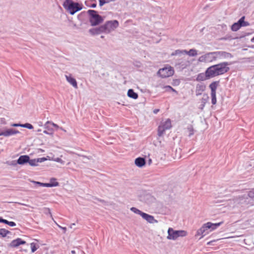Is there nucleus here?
<instances>
[{
  "label": "nucleus",
  "instance_id": "1",
  "mask_svg": "<svg viewBox=\"0 0 254 254\" xmlns=\"http://www.w3.org/2000/svg\"><path fill=\"white\" fill-rule=\"evenodd\" d=\"M230 54L223 51L209 52L199 57L198 61L200 63H211L217 59L231 57Z\"/></svg>",
  "mask_w": 254,
  "mask_h": 254
},
{
  "label": "nucleus",
  "instance_id": "2",
  "mask_svg": "<svg viewBox=\"0 0 254 254\" xmlns=\"http://www.w3.org/2000/svg\"><path fill=\"white\" fill-rule=\"evenodd\" d=\"M227 65V63H222L209 67L206 69L207 76L212 78L227 72L229 69Z\"/></svg>",
  "mask_w": 254,
  "mask_h": 254
},
{
  "label": "nucleus",
  "instance_id": "3",
  "mask_svg": "<svg viewBox=\"0 0 254 254\" xmlns=\"http://www.w3.org/2000/svg\"><path fill=\"white\" fill-rule=\"evenodd\" d=\"M63 6L71 15L82 9V6L78 3L74 2L71 0H65L63 3Z\"/></svg>",
  "mask_w": 254,
  "mask_h": 254
},
{
  "label": "nucleus",
  "instance_id": "4",
  "mask_svg": "<svg viewBox=\"0 0 254 254\" xmlns=\"http://www.w3.org/2000/svg\"><path fill=\"white\" fill-rule=\"evenodd\" d=\"M174 70L170 65H167L160 68L157 72V75L162 78H167L173 75Z\"/></svg>",
  "mask_w": 254,
  "mask_h": 254
},
{
  "label": "nucleus",
  "instance_id": "5",
  "mask_svg": "<svg viewBox=\"0 0 254 254\" xmlns=\"http://www.w3.org/2000/svg\"><path fill=\"white\" fill-rule=\"evenodd\" d=\"M172 123L170 119H168L164 122H162L158 127L157 134L159 136L163 135L165 131L171 128Z\"/></svg>",
  "mask_w": 254,
  "mask_h": 254
},
{
  "label": "nucleus",
  "instance_id": "6",
  "mask_svg": "<svg viewBox=\"0 0 254 254\" xmlns=\"http://www.w3.org/2000/svg\"><path fill=\"white\" fill-rule=\"evenodd\" d=\"M88 13L90 15V22L92 26H96L102 22L103 19L97 14V12L94 10H89Z\"/></svg>",
  "mask_w": 254,
  "mask_h": 254
},
{
  "label": "nucleus",
  "instance_id": "7",
  "mask_svg": "<svg viewBox=\"0 0 254 254\" xmlns=\"http://www.w3.org/2000/svg\"><path fill=\"white\" fill-rule=\"evenodd\" d=\"M168 233L167 238L170 240H176L179 237H185L187 235V232L186 231H175L172 228L168 229Z\"/></svg>",
  "mask_w": 254,
  "mask_h": 254
},
{
  "label": "nucleus",
  "instance_id": "8",
  "mask_svg": "<svg viewBox=\"0 0 254 254\" xmlns=\"http://www.w3.org/2000/svg\"><path fill=\"white\" fill-rule=\"evenodd\" d=\"M104 28V32H110L114 30L119 26V22L117 20L108 21L106 23L102 25Z\"/></svg>",
  "mask_w": 254,
  "mask_h": 254
},
{
  "label": "nucleus",
  "instance_id": "9",
  "mask_svg": "<svg viewBox=\"0 0 254 254\" xmlns=\"http://www.w3.org/2000/svg\"><path fill=\"white\" fill-rule=\"evenodd\" d=\"M208 99L209 97L208 95L207 94H204L202 98L199 100V103L200 104L198 106V108L201 110H202L208 102Z\"/></svg>",
  "mask_w": 254,
  "mask_h": 254
},
{
  "label": "nucleus",
  "instance_id": "10",
  "mask_svg": "<svg viewBox=\"0 0 254 254\" xmlns=\"http://www.w3.org/2000/svg\"><path fill=\"white\" fill-rule=\"evenodd\" d=\"M25 244L26 242L25 241L22 240L20 238H17L12 241L9 244V247L11 248H15L21 245H24Z\"/></svg>",
  "mask_w": 254,
  "mask_h": 254
},
{
  "label": "nucleus",
  "instance_id": "11",
  "mask_svg": "<svg viewBox=\"0 0 254 254\" xmlns=\"http://www.w3.org/2000/svg\"><path fill=\"white\" fill-rule=\"evenodd\" d=\"M51 126V122L47 121L45 125V130L44 131V133L47 134L53 135L54 130Z\"/></svg>",
  "mask_w": 254,
  "mask_h": 254
},
{
  "label": "nucleus",
  "instance_id": "12",
  "mask_svg": "<svg viewBox=\"0 0 254 254\" xmlns=\"http://www.w3.org/2000/svg\"><path fill=\"white\" fill-rule=\"evenodd\" d=\"M206 226L204 224L199 229L196 233V235L201 236V237L202 238L209 233V230L207 228H205Z\"/></svg>",
  "mask_w": 254,
  "mask_h": 254
},
{
  "label": "nucleus",
  "instance_id": "13",
  "mask_svg": "<svg viewBox=\"0 0 254 254\" xmlns=\"http://www.w3.org/2000/svg\"><path fill=\"white\" fill-rule=\"evenodd\" d=\"M19 131L17 130L10 128L4 131L1 132V134H2L3 136H8L12 135H14L17 133H19Z\"/></svg>",
  "mask_w": 254,
  "mask_h": 254
},
{
  "label": "nucleus",
  "instance_id": "14",
  "mask_svg": "<svg viewBox=\"0 0 254 254\" xmlns=\"http://www.w3.org/2000/svg\"><path fill=\"white\" fill-rule=\"evenodd\" d=\"M222 222H219L217 223H212L211 222H207L205 223V225L206 227L205 228H207L210 231H212L217 228L218 226H219Z\"/></svg>",
  "mask_w": 254,
  "mask_h": 254
},
{
  "label": "nucleus",
  "instance_id": "15",
  "mask_svg": "<svg viewBox=\"0 0 254 254\" xmlns=\"http://www.w3.org/2000/svg\"><path fill=\"white\" fill-rule=\"evenodd\" d=\"M45 160H46V158H41L34 159H30L29 158L28 163L30 165L32 166H36L38 165L39 163L42 162Z\"/></svg>",
  "mask_w": 254,
  "mask_h": 254
},
{
  "label": "nucleus",
  "instance_id": "16",
  "mask_svg": "<svg viewBox=\"0 0 254 254\" xmlns=\"http://www.w3.org/2000/svg\"><path fill=\"white\" fill-rule=\"evenodd\" d=\"M206 86L204 84H198L196 85L195 93L196 95L198 96L202 94V93L205 90Z\"/></svg>",
  "mask_w": 254,
  "mask_h": 254
},
{
  "label": "nucleus",
  "instance_id": "17",
  "mask_svg": "<svg viewBox=\"0 0 254 254\" xmlns=\"http://www.w3.org/2000/svg\"><path fill=\"white\" fill-rule=\"evenodd\" d=\"M29 157L28 155L20 156L17 161V163L19 165H23L26 163H28Z\"/></svg>",
  "mask_w": 254,
  "mask_h": 254
},
{
  "label": "nucleus",
  "instance_id": "18",
  "mask_svg": "<svg viewBox=\"0 0 254 254\" xmlns=\"http://www.w3.org/2000/svg\"><path fill=\"white\" fill-rule=\"evenodd\" d=\"M141 216L143 219H145L149 223H153L156 222V220L154 219L153 216L150 215L145 213H142Z\"/></svg>",
  "mask_w": 254,
  "mask_h": 254
},
{
  "label": "nucleus",
  "instance_id": "19",
  "mask_svg": "<svg viewBox=\"0 0 254 254\" xmlns=\"http://www.w3.org/2000/svg\"><path fill=\"white\" fill-rule=\"evenodd\" d=\"M210 78H211V77H208V76H207L206 70L205 73H200L198 74L197 75L196 80L197 81H204L206 79H209Z\"/></svg>",
  "mask_w": 254,
  "mask_h": 254
},
{
  "label": "nucleus",
  "instance_id": "20",
  "mask_svg": "<svg viewBox=\"0 0 254 254\" xmlns=\"http://www.w3.org/2000/svg\"><path fill=\"white\" fill-rule=\"evenodd\" d=\"M65 78L67 81L71 84L74 88H77V82L74 78H73L70 75H65Z\"/></svg>",
  "mask_w": 254,
  "mask_h": 254
},
{
  "label": "nucleus",
  "instance_id": "21",
  "mask_svg": "<svg viewBox=\"0 0 254 254\" xmlns=\"http://www.w3.org/2000/svg\"><path fill=\"white\" fill-rule=\"evenodd\" d=\"M135 164L138 167H142L145 164V160L143 158L138 157L135 159Z\"/></svg>",
  "mask_w": 254,
  "mask_h": 254
},
{
  "label": "nucleus",
  "instance_id": "22",
  "mask_svg": "<svg viewBox=\"0 0 254 254\" xmlns=\"http://www.w3.org/2000/svg\"><path fill=\"white\" fill-rule=\"evenodd\" d=\"M218 81H214L209 85V88L211 89V93H216V89L219 85Z\"/></svg>",
  "mask_w": 254,
  "mask_h": 254
},
{
  "label": "nucleus",
  "instance_id": "23",
  "mask_svg": "<svg viewBox=\"0 0 254 254\" xmlns=\"http://www.w3.org/2000/svg\"><path fill=\"white\" fill-rule=\"evenodd\" d=\"M90 33L92 35L99 34L101 32H104V28L103 26H100L99 28H93L89 30Z\"/></svg>",
  "mask_w": 254,
  "mask_h": 254
},
{
  "label": "nucleus",
  "instance_id": "24",
  "mask_svg": "<svg viewBox=\"0 0 254 254\" xmlns=\"http://www.w3.org/2000/svg\"><path fill=\"white\" fill-rule=\"evenodd\" d=\"M127 95L128 97L132 98L134 99H136L138 98L137 94L134 92V91L131 89L128 90Z\"/></svg>",
  "mask_w": 254,
  "mask_h": 254
},
{
  "label": "nucleus",
  "instance_id": "25",
  "mask_svg": "<svg viewBox=\"0 0 254 254\" xmlns=\"http://www.w3.org/2000/svg\"><path fill=\"white\" fill-rule=\"evenodd\" d=\"M241 27V25L238 22V23H235L234 24H233L232 26L231 29L233 31H236L238 30Z\"/></svg>",
  "mask_w": 254,
  "mask_h": 254
},
{
  "label": "nucleus",
  "instance_id": "26",
  "mask_svg": "<svg viewBox=\"0 0 254 254\" xmlns=\"http://www.w3.org/2000/svg\"><path fill=\"white\" fill-rule=\"evenodd\" d=\"M197 55V51L195 49H190L188 51V55L190 57H195Z\"/></svg>",
  "mask_w": 254,
  "mask_h": 254
},
{
  "label": "nucleus",
  "instance_id": "27",
  "mask_svg": "<svg viewBox=\"0 0 254 254\" xmlns=\"http://www.w3.org/2000/svg\"><path fill=\"white\" fill-rule=\"evenodd\" d=\"M245 16L241 17L239 20V23L241 24V26H246L249 25V23L248 22L244 21Z\"/></svg>",
  "mask_w": 254,
  "mask_h": 254
},
{
  "label": "nucleus",
  "instance_id": "28",
  "mask_svg": "<svg viewBox=\"0 0 254 254\" xmlns=\"http://www.w3.org/2000/svg\"><path fill=\"white\" fill-rule=\"evenodd\" d=\"M9 232L6 230L5 229H0V236L2 237H5L7 234H8Z\"/></svg>",
  "mask_w": 254,
  "mask_h": 254
},
{
  "label": "nucleus",
  "instance_id": "29",
  "mask_svg": "<svg viewBox=\"0 0 254 254\" xmlns=\"http://www.w3.org/2000/svg\"><path fill=\"white\" fill-rule=\"evenodd\" d=\"M211 103L213 105H215L217 102L216 93H211Z\"/></svg>",
  "mask_w": 254,
  "mask_h": 254
},
{
  "label": "nucleus",
  "instance_id": "30",
  "mask_svg": "<svg viewBox=\"0 0 254 254\" xmlns=\"http://www.w3.org/2000/svg\"><path fill=\"white\" fill-rule=\"evenodd\" d=\"M35 183L40 185L42 187H53V186L56 185L57 184H47V183H42L38 182H35Z\"/></svg>",
  "mask_w": 254,
  "mask_h": 254
},
{
  "label": "nucleus",
  "instance_id": "31",
  "mask_svg": "<svg viewBox=\"0 0 254 254\" xmlns=\"http://www.w3.org/2000/svg\"><path fill=\"white\" fill-rule=\"evenodd\" d=\"M30 247L31 248V251L32 253L35 252L38 249V247L36 244L34 243H32L30 244Z\"/></svg>",
  "mask_w": 254,
  "mask_h": 254
},
{
  "label": "nucleus",
  "instance_id": "32",
  "mask_svg": "<svg viewBox=\"0 0 254 254\" xmlns=\"http://www.w3.org/2000/svg\"><path fill=\"white\" fill-rule=\"evenodd\" d=\"M56 180H56V179H55V178H51V179H50V183H47V184H57V185H56L53 186V187H56V186H59V183L58 182H57V181H56Z\"/></svg>",
  "mask_w": 254,
  "mask_h": 254
},
{
  "label": "nucleus",
  "instance_id": "33",
  "mask_svg": "<svg viewBox=\"0 0 254 254\" xmlns=\"http://www.w3.org/2000/svg\"><path fill=\"white\" fill-rule=\"evenodd\" d=\"M130 210L132 211H133V212L138 214L140 215L141 216V214L144 213V212H141L140 210H139V209H138L135 207L131 208Z\"/></svg>",
  "mask_w": 254,
  "mask_h": 254
},
{
  "label": "nucleus",
  "instance_id": "34",
  "mask_svg": "<svg viewBox=\"0 0 254 254\" xmlns=\"http://www.w3.org/2000/svg\"><path fill=\"white\" fill-rule=\"evenodd\" d=\"M20 126L22 127H26L29 129H33V126L31 124H28V123L20 125Z\"/></svg>",
  "mask_w": 254,
  "mask_h": 254
},
{
  "label": "nucleus",
  "instance_id": "35",
  "mask_svg": "<svg viewBox=\"0 0 254 254\" xmlns=\"http://www.w3.org/2000/svg\"><path fill=\"white\" fill-rule=\"evenodd\" d=\"M189 131V136H191L193 134V128L192 127H188V128Z\"/></svg>",
  "mask_w": 254,
  "mask_h": 254
},
{
  "label": "nucleus",
  "instance_id": "36",
  "mask_svg": "<svg viewBox=\"0 0 254 254\" xmlns=\"http://www.w3.org/2000/svg\"><path fill=\"white\" fill-rule=\"evenodd\" d=\"M248 195L251 197H254V188L249 192Z\"/></svg>",
  "mask_w": 254,
  "mask_h": 254
},
{
  "label": "nucleus",
  "instance_id": "37",
  "mask_svg": "<svg viewBox=\"0 0 254 254\" xmlns=\"http://www.w3.org/2000/svg\"><path fill=\"white\" fill-rule=\"evenodd\" d=\"M7 224L11 227H13L16 225V224L15 222H12V221H8L7 223Z\"/></svg>",
  "mask_w": 254,
  "mask_h": 254
},
{
  "label": "nucleus",
  "instance_id": "38",
  "mask_svg": "<svg viewBox=\"0 0 254 254\" xmlns=\"http://www.w3.org/2000/svg\"><path fill=\"white\" fill-rule=\"evenodd\" d=\"M106 3V1L105 0H99V5L100 6H102Z\"/></svg>",
  "mask_w": 254,
  "mask_h": 254
},
{
  "label": "nucleus",
  "instance_id": "39",
  "mask_svg": "<svg viewBox=\"0 0 254 254\" xmlns=\"http://www.w3.org/2000/svg\"><path fill=\"white\" fill-rule=\"evenodd\" d=\"M51 126L56 127L57 129H58L60 128V127L58 125H57V124H56L54 123L51 122Z\"/></svg>",
  "mask_w": 254,
  "mask_h": 254
},
{
  "label": "nucleus",
  "instance_id": "40",
  "mask_svg": "<svg viewBox=\"0 0 254 254\" xmlns=\"http://www.w3.org/2000/svg\"><path fill=\"white\" fill-rule=\"evenodd\" d=\"M8 221L5 220V219H3L1 218H0V222H2V223H5V224H7V223Z\"/></svg>",
  "mask_w": 254,
  "mask_h": 254
},
{
  "label": "nucleus",
  "instance_id": "41",
  "mask_svg": "<svg viewBox=\"0 0 254 254\" xmlns=\"http://www.w3.org/2000/svg\"><path fill=\"white\" fill-rule=\"evenodd\" d=\"M180 53H182V54H186L187 55H188V51H187V50H184V51H180Z\"/></svg>",
  "mask_w": 254,
  "mask_h": 254
},
{
  "label": "nucleus",
  "instance_id": "42",
  "mask_svg": "<svg viewBox=\"0 0 254 254\" xmlns=\"http://www.w3.org/2000/svg\"><path fill=\"white\" fill-rule=\"evenodd\" d=\"M57 162H61V163H63V161H62V160L60 158H57L56 160H55Z\"/></svg>",
  "mask_w": 254,
  "mask_h": 254
},
{
  "label": "nucleus",
  "instance_id": "43",
  "mask_svg": "<svg viewBox=\"0 0 254 254\" xmlns=\"http://www.w3.org/2000/svg\"><path fill=\"white\" fill-rule=\"evenodd\" d=\"M164 88L166 89H169V90H171L172 87L171 86L167 85V86H165Z\"/></svg>",
  "mask_w": 254,
  "mask_h": 254
},
{
  "label": "nucleus",
  "instance_id": "44",
  "mask_svg": "<svg viewBox=\"0 0 254 254\" xmlns=\"http://www.w3.org/2000/svg\"><path fill=\"white\" fill-rule=\"evenodd\" d=\"M21 125H19V124H14L13 125H12V126L13 127H19V126H20Z\"/></svg>",
  "mask_w": 254,
  "mask_h": 254
},
{
  "label": "nucleus",
  "instance_id": "45",
  "mask_svg": "<svg viewBox=\"0 0 254 254\" xmlns=\"http://www.w3.org/2000/svg\"><path fill=\"white\" fill-rule=\"evenodd\" d=\"M171 90L173 92H174L177 93V91L175 89L173 88L172 87L171 88Z\"/></svg>",
  "mask_w": 254,
  "mask_h": 254
},
{
  "label": "nucleus",
  "instance_id": "46",
  "mask_svg": "<svg viewBox=\"0 0 254 254\" xmlns=\"http://www.w3.org/2000/svg\"><path fill=\"white\" fill-rule=\"evenodd\" d=\"M92 7H95L96 6V3H93L91 5V6Z\"/></svg>",
  "mask_w": 254,
  "mask_h": 254
},
{
  "label": "nucleus",
  "instance_id": "47",
  "mask_svg": "<svg viewBox=\"0 0 254 254\" xmlns=\"http://www.w3.org/2000/svg\"><path fill=\"white\" fill-rule=\"evenodd\" d=\"M158 112H159V110H158V109H156V110H155L153 111V112H154L155 114L157 113Z\"/></svg>",
  "mask_w": 254,
  "mask_h": 254
},
{
  "label": "nucleus",
  "instance_id": "48",
  "mask_svg": "<svg viewBox=\"0 0 254 254\" xmlns=\"http://www.w3.org/2000/svg\"><path fill=\"white\" fill-rule=\"evenodd\" d=\"M58 226H59V227H60L61 228H62L63 230H66V228L65 227H61V226H60L59 225H58Z\"/></svg>",
  "mask_w": 254,
  "mask_h": 254
},
{
  "label": "nucleus",
  "instance_id": "49",
  "mask_svg": "<svg viewBox=\"0 0 254 254\" xmlns=\"http://www.w3.org/2000/svg\"><path fill=\"white\" fill-rule=\"evenodd\" d=\"M60 128V129H61L62 130H63V131H65V130L64 129H63L62 127H60V128Z\"/></svg>",
  "mask_w": 254,
  "mask_h": 254
},
{
  "label": "nucleus",
  "instance_id": "50",
  "mask_svg": "<svg viewBox=\"0 0 254 254\" xmlns=\"http://www.w3.org/2000/svg\"><path fill=\"white\" fill-rule=\"evenodd\" d=\"M60 128V129H61L62 130H63V131H65V130L64 129H63L62 127H60V128Z\"/></svg>",
  "mask_w": 254,
  "mask_h": 254
},
{
  "label": "nucleus",
  "instance_id": "51",
  "mask_svg": "<svg viewBox=\"0 0 254 254\" xmlns=\"http://www.w3.org/2000/svg\"><path fill=\"white\" fill-rule=\"evenodd\" d=\"M235 237H236L235 236H232V237H227V238H235Z\"/></svg>",
  "mask_w": 254,
  "mask_h": 254
},
{
  "label": "nucleus",
  "instance_id": "52",
  "mask_svg": "<svg viewBox=\"0 0 254 254\" xmlns=\"http://www.w3.org/2000/svg\"><path fill=\"white\" fill-rule=\"evenodd\" d=\"M211 242H212L211 241V242H208V243H207V244H208V245H209V244H210L211 243Z\"/></svg>",
  "mask_w": 254,
  "mask_h": 254
},
{
  "label": "nucleus",
  "instance_id": "53",
  "mask_svg": "<svg viewBox=\"0 0 254 254\" xmlns=\"http://www.w3.org/2000/svg\"><path fill=\"white\" fill-rule=\"evenodd\" d=\"M252 41H254V37L252 39Z\"/></svg>",
  "mask_w": 254,
  "mask_h": 254
},
{
  "label": "nucleus",
  "instance_id": "54",
  "mask_svg": "<svg viewBox=\"0 0 254 254\" xmlns=\"http://www.w3.org/2000/svg\"><path fill=\"white\" fill-rule=\"evenodd\" d=\"M2 135V134H1V132L0 133V136Z\"/></svg>",
  "mask_w": 254,
  "mask_h": 254
}]
</instances>
